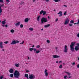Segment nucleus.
I'll use <instances>...</instances> for the list:
<instances>
[{
	"instance_id": "1",
	"label": "nucleus",
	"mask_w": 79,
	"mask_h": 79,
	"mask_svg": "<svg viewBox=\"0 0 79 79\" xmlns=\"http://www.w3.org/2000/svg\"><path fill=\"white\" fill-rule=\"evenodd\" d=\"M14 76L15 78H19L20 76V73L18 71L15 70L14 73Z\"/></svg>"
},
{
	"instance_id": "2",
	"label": "nucleus",
	"mask_w": 79,
	"mask_h": 79,
	"mask_svg": "<svg viewBox=\"0 0 79 79\" xmlns=\"http://www.w3.org/2000/svg\"><path fill=\"white\" fill-rule=\"evenodd\" d=\"M41 23H46L48 21L47 19L44 17H43L41 19Z\"/></svg>"
},
{
	"instance_id": "3",
	"label": "nucleus",
	"mask_w": 79,
	"mask_h": 79,
	"mask_svg": "<svg viewBox=\"0 0 79 79\" xmlns=\"http://www.w3.org/2000/svg\"><path fill=\"white\" fill-rule=\"evenodd\" d=\"M29 78L30 79H34L35 78V76L34 74H30L29 75Z\"/></svg>"
},
{
	"instance_id": "4",
	"label": "nucleus",
	"mask_w": 79,
	"mask_h": 79,
	"mask_svg": "<svg viewBox=\"0 0 79 79\" xmlns=\"http://www.w3.org/2000/svg\"><path fill=\"white\" fill-rule=\"evenodd\" d=\"M64 52L65 53H67L68 52V48H67V46H64Z\"/></svg>"
},
{
	"instance_id": "5",
	"label": "nucleus",
	"mask_w": 79,
	"mask_h": 79,
	"mask_svg": "<svg viewBox=\"0 0 79 79\" xmlns=\"http://www.w3.org/2000/svg\"><path fill=\"white\" fill-rule=\"evenodd\" d=\"M69 19H68V18H67L66 19V20L64 24L65 25H66V24H68V23H69Z\"/></svg>"
},
{
	"instance_id": "6",
	"label": "nucleus",
	"mask_w": 79,
	"mask_h": 79,
	"mask_svg": "<svg viewBox=\"0 0 79 79\" xmlns=\"http://www.w3.org/2000/svg\"><path fill=\"white\" fill-rule=\"evenodd\" d=\"M52 56L53 58H58L60 57V56L57 55H53Z\"/></svg>"
},
{
	"instance_id": "7",
	"label": "nucleus",
	"mask_w": 79,
	"mask_h": 79,
	"mask_svg": "<svg viewBox=\"0 0 79 79\" xmlns=\"http://www.w3.org/2000/svg\"><path fill=\"white\" fill-rule=\"evenodd\" d=\"M48 70L47 69H45L44 71V73L45 74V76H46L47 77L48 76V73L47 72V71Z\"/></svg>"
},
{
	"instance_id": "8",
	"label": "nucleus",
	"mask_w": 79,
	"mask_h": 79,
	"mask_svg": "<svg viewBox=\"0 0 79 79\" xmlns=\"http://www.w3.org/2000/svg\"><path fill=\"white\" fill-rule=\"evenodd\" d=\"M65 73H66V74H67L69 76V77H68L69 78H71V77H72L71 76H70V75H71V73H69V72H65Z\"/></svg>"
},
{
	"instance_id": "9",
	"label": "nucleus",
	"mask_w": 79,
	"mask_h": 79,
	"mask_svg": "<svg viewBox=\"0 0 79 79\" xmlns=\"http://www.w3.org/2000/svg\"><path fill=\"white\" fill-rule=\"evenodd\" d=\"M0 48H3V43L2 42H0Z\"/></svg>"
},
{
	"instance_id": "10",
	"label": "nucleus",
	"mask_w": 79,
	"mask_h": 79,
	"mask_svg": "<svg viewBox=\"0 0 79 79\" xmlns=\"http://www.w3.org/2000/svg\"><path fill=\"white\" fill-rule=\"evenodd\" d=\"M16 40H15L13 41L12 42L10 43L11 45H14V44H16Z\"/></svg>"
},
{
	"instance_id": "11",
	"label": "nucleus",
	"mask_w": 79,
	"mask_h": 79,
	"mask_svg": "<svg viewBox=\"0 0 79 79\" xmlns=\"http://www.w3.org/2000/svg\"><path fill=\"white\" fill-rule=\"evenodd\" d=\"M9 73H13V72H14V70H13V69H10L9 70Z\"/></svg>"
},
{
	"instance_id": "12",
	"label": "nucleus",
	"mask_w": 79,
	"mask_h": 79,
	"mask_svg": "<svg viewBox=\"0 0 79 79\" xmlns=\"http://www.w3.org/2000/svg\"><path fill=\"white\" fill-rule=\"evenodd\" d=\"M75 50L76 51H78V50H79V47L76 46L75 47Z\"/></svg>"
},
{
	"instance_id": "13",
	"label": "nucleus",
	"mask_w": 79,
	"mask_h": 79,
	"mask_svg": "<svg viewBox=\"0 0 79 79\" xmlns=\"http://www.w3.org/2000/svg\"><path fill=\"white\" fill-rule=\"evenodd\" d=\"M76 42H72L71 43V45H70V47H73V46L75 45Z\"/></svg>"
},
{
	"instance_id": "14",
	"label": "nucleus",
	"mask_w": 79,
	"mask_h": 79,
	"mask_svg": "<svg viewBox=\"0 0 79 79\" xmlns=\"http://www.w3.org/2000/svg\"><path fill=\"white\" fill-rule=\"evenodd\" d=\"M57 14L58 15H59V17L63 16V14H62V12H61V11H60L59 13H57Z\"/></svg>"
},
{
	"instance_id": "15",
	"label": "nucleus",
	"mask_w": 79,
	"mask_h": 79,
	"mask_svg": "<svg viewBox=\"0 0 79 79\" xmlns=\"http://www.w3.org/2000/svg\"><path fill=\"white\" fill-rule=\"evenodd\" d=\"M24 21L25 23H28V21H29V18H27L25 19L24 20Z\"/></svg>"
},
{
	"instance_id": "16",
	"label": "nucleus",
	"mask_w": 79,
	"mask_h": 79,
	"mask_svg": "<svg viewBox=\"0 0 79 79\" xmlns=\"http://www.w3.org/2000/svg\"><path fill=\"white\" fill-rule=\"evenodd\" d=\"M20 23H20V22H19L18 23H15V26H19V24H20Z\"/></svg>"
},
{
	"instance_id": "17",
	"label": "nucleus",
	"mask_w": 79,
	"mask_h": 79,
	"mask_svg": "<svg viewBox=\"0 0 79 79\" xmlns=\"http://www.w3.org/2000/svg\"><path fill=\"white\" fill-rule=\"evenodd\" d=\"M50 26V24H47L44 26V27L46 28L47 27H48Z\"/></svg>"
},
{
	"instance_id": "18",
	"label": "nucleus",
	"mask_w": 79,
	"mask_h": 79,
	"mask_svg": "<svg viewBox=\"0 0 79 79\" xmlns=\"http://www.w3.org/2000/svg\"><path fill=\"white\" fill-rule=\"evenodd\" d=\"M71 48V50L72 52H74V48L73 47H70Z\"/></svg>"
},
{
	"instance_id": "19",
	"label": "nucleus",
	"mask_w": 79,
	"mask_h": 79,
	"mask_svg": "<svg viewBox=\"0 0 79 79\" xmlns=\"http://www.w3.org/2000/svg\"><path fill=\"white\" fill-rule=\"evenodd\" d=\"M24 77H27V79H28L29 75H28V74H25Z\"/></svg>"
},
{
	"instance_id": "20",
	"label": "nucleus",
	"mask_w": 79,
	"mask_h": 79,
	"mask_svg": "<svg viewBox=\"0 0 79 79\" xmlns=\"http://www.w3.org/2000/svg\"><path fill=\"white\" fill-rule=\"evenodd\" d=\"M19 64H15V66L16 67H17V68H18L19 67Z\"/></svg>"
},
{
	"instance_id": "21",
	"label": "nucleus",
	"mask_w": 79,
	"mask_h": 79,
	"mask_svg": "<svg viewBox=\"0 0 79 79\" xmlns=\"http://www.w3.org/2000/svg\"><path fill=\"white\" fill-rule=\"evenodd\" d=\"M46 13H47V12H46V11H43V15H46Z\"/></svg>"
},
{
	"instance_id": "22",
	"label": "nucleus",
	"mask_w": 79,
	"mask_h": 79,
	"mask_svg": "<svg viewBox=\"0 0 79 79\" xmlns=\"http://www.w3.org/2000/svg\"><path fill=\"white\" fill-rule=\"evenodd\" d=\"M74 21L73 20H72L70 21V24H74Z\"/></svg>"
},
{
	"instance_id": "23",
	"label": "nucleus",
	"mask_w": 79,
	"mask_h": 79,
	"mask_svg": "<svg viewBox=\"0 0 79 79\" xmlns=\"http://www.w3.org/2000/svg\"><path fill=\"white\" fill-rule=\"evenodd\" d=\"M10 31L11 33H14L15 32V30L13 29L11 30Z\"/></svg>"
},
{
	"instance_id": "24",
	"label": "nucleus",
	"mask_w": 79,
	"mask_h": 79,
	"mask_svg": "<svg viewBox=\"0 0 79 79\" xmlns=\"http://www.w3.org/2000/svg\"><path fill=\"white\" fill-rule=\"evenodd\" d=\"M40 16H38V17L37 18V21H39L40 19H40Z\"/></svg>"
},
{
	"instance_id": "25",
	"label": "nucleus",
	"mask_w": 79,
	"mask_h": 79,
	"mask_svg": "<svg viewBox=\"0 0 79 79\" xmlns=\"http://www.w3.org/2000/svg\"><path fill=\"white\" fill-rule=\"evenodd\" d=\"M35 53H36L37 54L39 53H40V50H36L35 52Z\"/></svg>"
},
{
	"instance_id": "26",
	"label": "nucleus",
	"mask_w": 79,
	"mask_h": 79,
	"mask_svg": "<svg viewBox=\"0 0 79 79\" xmlns=\"http://www.w3.org/2000/svg\"><path fill=\"white\" fill-rule=\"evenodd\" d=\"M43 12H44V10H42L40 11V15H42V13H43Z\"/></svg>"
},
{
	"instance_id": "27",
	"label": "nucleus",
	"mask_w": 79,
	"mask_h": 79,
	"mask_svg": "<svg viewBox=\"0 0 79 79\" xmlns=\"http://www.w3.org/2000/svg\"><path fill=\"white\" fill-rule=\"evenodd\" d=\"M59 68H60V69L62 68H63V65L62 64H60L59 67Z\"/></svg>"
},
{
	"instance_id": "28",
	"label": "nucleus",
	"mask_w": 79,
	"mask_h": 79,
	"mask_svg": "<svg viewBox=\"0 0 79 79\" xmlns=\"http://www.w3.org/2000/svg\"><path fill=\"white\" fill-rule=\"evenodd\" d=\"M2 24H5V23H6V22H5L4 21H2Z\"/></svg>"
},
{
	"instance_id": "29",
	"label": "nucleus",
	"mask_w": 79,
	"mask_h": 79,
	"mask_svg": "<svg viewBox=\"0 0 79 79\" xmlns=\"http://www.w3.org/2000/svg\"><path fill=\"white\" fill-rule=\"evenodd\" d=\"M29 30H30V31H33V30H34V28H29Z\"/></svg>"
},
{
	"instance_id": "30",
	"label": "nucleus",
	"mask_w": 79,
	"mask_h": 79,
	"mask_svg": "<svg viewBox=\"0 0 79 79\" xmlns=\"http://www.w3.org/2000/svg\"><path fill=\"white\" fill-rule=\"evenodd\" d=\"M73 24L71 23H69V26H70V27H71L73 26Z\"/></svg>"
},
{
	"instance_id": "31",
	"label": "nucleus",
	"mask_w": 79,
	"mask_h": 79,
	"mask_svg": "<svg viewBox=\"0 0 79 79\" xmlns=\"http://www.w3.org/2000/svg\"><path fill=\"white\" fill-rule=\"evenodd\" d=\"M34 50V48H30L29 49V50L30 51V52H32V50Z\"/></svg>"
},
{
	"instance_id": "32",
	"label": "nucleus",
	"mask_w": 79,
	"mask_h": 79,
	"mask_svg": "<svg viewBox=\"0 0 79 79\" xmlns=\"http://www.w3.org/2000/svg\"><path fill=\"white\" fill-rule=\"evenodd\" d=\"M61 0H54L55 2H60L61 1Z\"/></svg>"
},
{
	"instance_id": "33",
	"label": "nucleus",
	"mask_w": 79,
	"mask_h": 79,
	"mask_svg": "<svg viewBox=\"0 0 79 79\" xmlns=\"http://www.w3.org/2000/svg\"><path fill=\"white\" fill-rule=\"evenodd\" d=\"M10 77H13V74H11L10 75Z\"/></svg>"
},
{
	"instance_id": "34",
	"label": "nucleus",
	"mask_w": 79,
	"mask_h": 79,
	"mask_svg": "<svg viewBox=\"0 0 79 79\" xmlns=\"http://www.w3.org/2000/svg\"><path fill=\"white\" fill-rule=\"evenodd\" d=\"M3 6H4V4H2L0 6V8H2V7H3Z\"/></svg>"
},
{
	"instance_id": "35",
	"label": "nucleus",
	"mask_w": 79,
	"mask_h": 79,
	"mask_svg": "<svg viewBox=\"0 0 79 79\" xmlns=\"http://www.w3.org/2000/svg\"><path fill=\"white\" fill-rule=\"evenodd\" d=\"M20 27L21 28H23V24H21L20 25Z\"/></svg>"
},
{
	"instance_id": "36",
	"label": "nucleus",
	"mask_w": 79,
	"mask_h": 79,
	"mask_svg": "<svg viewBox=\"0 0 79 79\" xmlns=\"http://www.w3.org/2000/svg\"><path fill=\"white\" fill-rule=\"evenodd\" d=\"M67 13V12L66 11L64 13V15L65 16L66 15V13Z\"/></svg>"
},
{
	"instance_id": "37",
	"label": "nucleus",
	"mask_w": 79,
	"mask_h": 79,
	"mask_svg": "<svg viewBox=\"0 0 79 79\" xmlns=\"http://www.w3.org/2000/svg\"><path fill=\"white\" fill-rule=\"evenodd\" d=\"M2 12V8H0V13H1Z\"/></svg>"
},
{
	"instance_id": "38",
	"label": "nucleus",
	"mask_w": 79,
	"mask_h": 79,
	"mask_svg": "<svg viewBox=\"0 0 79 79\" xmlns=\"http://www.w3.org/2000/svg\"><path fill=\"white\" fill-rule=\"evenodd\" d=\"M68 77V76L67 75H65L64 76V78L65 79H66V77Z\"/></svg>"
},
{
	"instance_id": "39",
	"label": "nucleus",
	"mask_w": 79,
	"mask_h": 79,
	"mask_svg": "<svg viewBox=\"0 0 79 79\" xmlns=\"http://www.w3.org/2000/svg\"><path fill=\"white\" fill-rule=\"evenodd\" d=\"M47 43H49L50 42V40H47Z\"/></svg>"
},
{
	"instance_id": "40",
	"label": "nucleus",
	"mask_w": 79,
	"mask_h": 79,
	"mask_svg": "<svg viewBox=\"0 0 79 79\" xmlns=\"http://www.w3.org/2000/svg\"><path fill=\"white\" fill-rule=\"evenodd\" d=\"M36 48H40V45H37L36 46Z\"/></svg>"
},
{
	"instance_id": "41",
	"label": "nucleus",
	"mask_w": 79,
	"mask_h": 79,
	"mask_svg": "<svg viewBox=\"0 0 79 79\" xmlns=\"http://www.w3.org/2000/svg\"><path fill=\"white\" fill-rule=\"evenodd\" d=\"M75 64H76V63H75V62H73V63H72V65L73 66H74L75 65Z\"/></svg>"
},
{
	"instance_id": "42",
	"label": "nucleus",
	"mask_w": 79,
	"mask_h": 79,
	"mask_svg": "<svg viewBox=\"0 0 79 79\" xmlns=\"http://www.w3.org/2000/svg\"><path fill=\"white\" fill-rule=\"evenodd\" d=\"M6 2H7V3H10V0H6Z\"/></svg>"
},
{
	"instance_id": "43",
	"label": "nucleus",
	"mask_w": 79,
	"mask_h": 79,
	"mask_svg": "<svg viewBox=\"0 0 79 79\" xmlns=\"http://www.w3.org/2000/svg\"><path fill=\"white\" fill-rule=\"evenodd\" d=\"M15 42L16 43V44H18L19 43V41L18 40H15Z\"/></svg>"
},
{
	"instance_id": "44",
	"label": "nucleus",
	"mask_w": 79,
	"mask_h": 79,
	"mask_svg": "<svg viewBox=\"0 0 79 79\" xmlns=\"http://www.w3.org/2000/svg\"><path fill=\"white\" fill-rule=\"evenodd\" d=\"M5 44H7L8 43V41H6L4 42Z\"/></svg>"
},
{
	"instance_id": "45",
	"label": "nucleus",
	"mask_w": 79,
	"mask_h": 79,
	"mask_svg": "<svg viewBox=\"0 0 79 79\" xmlns=\"http://www.w3.org/2000/svg\"><path fill=\"white\" fill-rule=\"evenodd\" d=\"M3 76H1V77H0V79H3Z\"/></svg>"
},
{
	"instance_id": "46",
	"label": "nucleus",
	"mask_w": 79,
	"mask_h": 79,
	"mask_svg": "<svg viewBox=\"0 0 79 79\" xmlns=\"http://www.w3.org/2000/svg\"><path fill=\"white\" fill-rule=\"evenodd\" d=\"M23 4H24V2H21L20 5H23Z\"/></svg>"
},
{
	"instance_id": "47",
	"label": "nucleus",
	"mask_w": 79,
	"mask_h": 79,
	"mask_svg": "<svg viewBox=\"0 0 79 79\" xmlns=\"http://www.w3.org/2000/svg\"><path fill=\"white\" fill-rule=\"evenodd\" d=\"M58 21V19H56L55 20L56 22H57Z\"/></svg>"
},
{
	"instance_id": "48",
	"label": "nucleus",
	"mask_w": 79,
	"mask_h": 79,
	"mask_svg": "<svg viewBox=\"0 0 79 79\" xmlns=\"http://www.w3.org/2000/svg\"><path fill=\"white\" fill-rule=\"evenodd\" d=\"M0 2H2V3H3V0H0Z\"/></svg>"
},
{
	"instance_id": "49",
	"label": "nucleus",
	"mask_w": 79,
	"mask_h": 79,
	"mask_svg": "<svg viewBox=\"0 0 79 79\" xmlns=\"http://www.w3.org/2000/svg\"><path fill=\"white\" fill-rule=\"evenodd\" d=\"M77 37L79 38V33H78V34H77Z\"/></svg>"
},
{
	"instance_id": "50",
	"label": "nucleus",
	"mask_w": 79,
	"mask_h": 79,
	"mask_svg": "<svg viewBox=\"0 0 79 79\" xmlns=\"http://www.w3.org/2000/svg\"><path fill=\"white\" fill-rule=\"evenodd\" d=\"M34 52H36V48H35L34 49H33Z\"/></svg>"
},
{
	"instance_id": "51",
	"label": "nucleus",
	"mask_w": 79,
	"mask_h": 79,
	"mask_svg": "<svg viewBox=\"0 0 79 79\" xmlns=\"http://www.w3.org/2000/svg\"><path fill=\"white\" fill-rule=\"evenodd\" d=\"M59 63H62V61L61 60H60L59 61Z\"/></svg>"
},
{
	"instance_id": "52",
	"label": "nucleus",
	"mask_w": 79,
	"mask_h": 79,
	"mask_svg": "<svg viewBox=\"0 0 79 79\" xmlns=\"http://www.w3.org/2000/svg\"><path fill=\"white\" fill-rule=\"evenodd\" d=\"M2 27H5V25L4 24H3L2 25Z\"/></svg>"
},
{
	"instance_id": "53",
	"label": "nucleus",
	"mask_w": 79,
	"mask_h": 79,
	"mask_svg": "<svg viewBox=\"0 0 79 79\" xmlns=\"http://www.w3.org/2000/svg\"><path fill=\"white\" fill-rule=\"evenodd\" d=\"M77 24H79V19L78 20V22H77Z\"/></svg>"
},
{
	"instance_id": "54",
	"label": "nucleus",
	"mask_w": 79,
	"mask_h": 79,
	"mask_svg": "<svg viewBox=\"0 0 79 79\" xmlns=\"http://www.w3.org/2000/svg\"><path fill=\"white\" fill-rule=\"evenodd\" d=\"M77 68H79V64H78L77 65Z\"/></svg>"
},
{
	"instance_id": "55",
	"label": "nucleus",
	"mask_w": 79,
	"mask_h": 79,
	"mask_svg": "<svg viewBox=\"0 0 79 79\" xmlns=\"http://www.w3.org/2000/svg\"><path fill=\"white\" fill-rule=\"evenodd\" d=\"M5 26L6 27H8V25H5Z\"/></svg>"
},
{
	"instance_id": "56",
	"label": "nucleus",
	"mask_w": 79,
	"mask_h": 79,
	"mask_svg": "<svg viewBox=\"0 0 79 79\" xmlns=\"http://www.w3.org/2000/svg\"><path fill=\"white\" fill-rule=\"evenodd\" d=\"M26 72L27 73H29V70H27Z\"/></svg>"
},
{
	"instance_id": "57",
	"label": "nucleus",
	"mask_w": 79,
	"mask_h": 79,
	"mask_svg": "<svg viewBox=\"0 0 79 79\" xmlns=\"http://www.w3.org/2000/svg\"><path fill=\"white\" fill-rule=\"evenodd\" d=\"M64 6H65V7H67V6L65 5H64Z\"/></svg>"
},
{
	"instance_id": "58",
	"label": "nucleus",
	"mask_w": 79,
	"mask_h": 79,
	"mask_svg": "<svg viewBox=\"0 0 79 79\" xmlns=\"http://www.w3.org/2000/svg\"><path fill=\"white\" fill-rule=\"evenodd\" d=\"M2 51H3V52H4V51H5V49H2Z\"/></svg>"
},
{
	"instance_id": "59",
	"label": "nucleus",
	"mask_w": 79,
	"mask_h": 79,
	"mask_svg": "<svg viewBox=\"0 0 79 79\" xmlns=\"http://www.w3.org/2000/svg\"><path fill=\"white\" fill-rule=\"evenodd\" d=\"M75 25H76V24H77L78 23H73Z\"/></svg>"
},
{
	"instance_id": "60",
	"label": "nucleus",
	"mask_w": 79,
	"mask_h": 79,
	"mask_svg": "<svg viewBox=\"0 0 79 79\" xmlns=\"http://www.w3.org/2000/svg\"><path fill=\"white\" fill-rule=\"evenodd\" d=\"M48 19H50V17H49V16H48Z\"/></svg>"
},
{
	"instance_id": "61",
	"label": "nucleus",
	"mask_w": 79,
	"mask_h": 79,
	"mask_svg": "<svg viewBox=\"0 0 79 79\" xmlns=\"http://www.w3.org/2000/svg\"><path fill=\"white\" fill-rule=\"evenodd\" d=\"M29 59H30L29 57H28V60H29Z\"/></svg>"
},
{
	"instance_id": "62",
	"label": "nucleus",
	"mask_w": 79,
	"mask_h": 79,
	"mask_svg": "<svg viewBox=\"0 0 79 79\" xmlns=\"http://www.w3.org/2000/svg\"><path fill=\"white\" fill-rule=\"evenodd\" d=\"M34 45H33L32 46V48H34Z\"/></svg>"
},
{
	"instance_id": "63",
	"label": "nucleus",
	"mask_w": 79,
	"mask_h": 79,
	"mask_svg": "<svg viewBox=\"0 0 79 79\" xmlns=\"http://www.w3.org/2000/svg\"><path fill=\"white\" fill-rule=\"evenodd\" d=\"M20 44H23V43L22 42V43H20Z\"/></svg>"
},
{
	"instance_id": "64",
	"label": "nucleus",
	"mask_w": 79,
	"mask_h": 79,
	"mask_svg": "<svg viewBox=\"0 0 79 79\" xmlns=\"http://www.w3.org/2000/svg\"><path fill=\"white\" fill-rule=\"evenodd\" d=\"M35 0H33V2H35Z\"/></svg>"
}]
</instances>
